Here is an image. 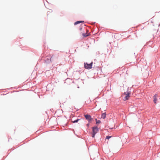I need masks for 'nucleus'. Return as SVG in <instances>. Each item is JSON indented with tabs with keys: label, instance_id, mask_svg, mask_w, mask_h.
<instances>
[{
	"label": "nucleus",
	"instance_id": "nucleus-4",
	"mask_svg": "<svg viewBox=\"0 0 160 160\" xmlns=\"http://www.w3.org/2000/svg\"><path fill=\"white\" fill-rule=\"evenodd\" d=\"M158 95L157 94H155V95L153 96V101L156 104L157 103V97Z\"/></svg>",
	"mask_w": 160,
	"mask_h": 160
},
{
	"label": "nucleus",
	"instance_id": "nucleus-10",
	"mask_svg": "<svg viewBox=\"0 0 160 160\" xmlns=\"http://www.w3.org/2000/svg\"><path fill=\"white\" fill-rule=\"evenodd\" d=\"M79 120V119H77L76 120H75L73 121H72V122L73 123H74L77 122Z\"/></svg>",
	"mask_w": 160,
	"mask_h": 160
},
{
	"label": "nucleus",
	"instance_id": "nucleus-9",
	"mask_svg": "<svg viewBox=\"0 0 160 160\" xmlns=\"http://www.w3.org/2000/svg\"><path fill=\"white\" fill-rule=\"evenodd\" d=\"M82 35L83 36V37H85L88 36V35L87 34V33L85 34L84 33H83L82 34Z\"/></svg>",
	"mask_w": 160,
	"mask_h": 160
},
{
	"label": "nucleus",
	"instance_id": "nucleus-13",
	"mask_svg": "<svg viewBox=\"0 0 160 160\" xmlns=\"http://www.w3.org/2000/svg\"><path fill=\"white\" fill-rule=\"evenodd\" d=\"M82 28H80V30H82Z\"/></svg>",
	"mask_w": 160,
	"mask_h": 160
},
{
	"label": "nucleus",
	"instance_id": "nucleus-1",
	"mask_svg": "<svg viewBox=\"0 0 160 160\" xmlns=\"http://www.w3.org/2000/svg\"><path fill=\"white\" fill-rule=\"evenodd\" d=\"M98 128L97 127H93L92 128V131L93 132L92 134V138L94 137L95 134L98 132Z\"/></svg>",
	"mask_w": 160,
	"mask_h": 160
},
{
	"label": "nucleus",
	"instance_id": "nucleus-14",
	"mask_svg": "<svg viewBox=\"0 0 160 160\" xmlns=\"http://www.w3.org/2000/svg\"><path fill=\"white\" fill-rule=\"evenodd\" d=\"M52 57H51V58H50V60L51 61V58H52Z\"/></svg>",
	"mask_w": 160,
	"mask_h": 160
},
{
	"label": "nucleus",
	"instance_id": "nucleus-5",
	"mask_svg": "<svg viewBox=\"0 0 160 160\" xmlns=\"http://www.w3.org/2000/svg\"><path fill=\"white\" fill-rule=\"evenodd\" d=\"M129 97V93L128 92L127 94H126V96L124 98V100L125 101L128 100Z\"/></svg>",
	"mask_w": 160,
	"mask_h": 160
},
{
	"label": "nucleus",
	"instance_id": "nucleus-7",
	"mask_svg": "<svg viewBox=\"0 0 160 160\" xmlns=\"http://www.w3.org/2000/svg\"><path fill=\"white\" fill-rule=\"evenodd\" d=\"M84 22L83 21H78L76 22H75L74 25H76L79 24V23H82V22Z\"/></svg>",
	"mask_w": 160,
	"mask_h": 160
},
{
	"label": "nucleus",
	"instance_id": "nucleus-2",
	"mask_svg": "<svg viewBox=\"0 0 160 160\" xmlns=\"http://www.w3.org/2000/svg\"><path fill=\"white\" fill-rule=\"evenodd\" d=\"M92 62L90 64H88L87 63H84V68L86 69H90L92 68Z\"/></svg>",
	"mask_w": 160,
	"mask_h": 160
},
{
	"label": "nucleus",
	"instance_id": "nucleus-8",
	"mask_svg": "<svg viewBox=\"0 0 160 160\" xmlns=\"http://www.w3.org/2000/svg\"><path fill=\"white\" fill-rule=\"evenodd\" d=\"M96 121V124H99L101 122V121L100 120H97V119H95Z\"/></svg>",
	"mask_w": 160,
	"mask_h": 160
},
{
	"label": "nucleus",
	"instance_id": "nucleus-11",
	"mask_svg": "<svg viewBox=\"0 0 160 160\" xmlns=\"http://www.w3.org/2000/svg\"><path fill=\"white\" fill-rule=\"evenodd\" d=\"M111 137V136H107V137L106 138V139H108Z\"/></svg>",
	"mask_w": 160,
	"mask_h": 160
},
{
	"label": "nucleus",
	"instance_id": "nucleus-6",
	"mask_svg": "<svg viewBox=\"0 0 160 160\" xmlns=\"http://www.w3.org/2000/svg\"><path fill=\"white\" fill-rule=\"evenodd\" d=\"M106 114L105 112L103 113L102 114L101 118L103 119H105L106 118Z\"/></svg>",
	"mask_w": 160,
	"mask_h": 160
},
{
	"label": "nucleus",
	"instance_id": "nucleus-3",
	"mask_svg": "<svg viewBox=\"0 0 160 160\" xmlns=\"http://www.w3.org/2000/svg\"><path fill=\"white\" fill-rule=\"evenodd\" d=\"M86 119L89 121V122L92 119L91 116L88 114L84 115Z\"/></svg>",
	"mask_w": 160,
	"mask_h": 160
},
{
	"label": "nucleus",
	"instance_id": "nucleus-12",
	"mask_svg": "<svg viewBox=\"0 0 160 160\" xmlns=\"http://www.w3.org/2000/svg\"><path fill=\"white\" fill-rule=\"evenodd\" d=\"M87 126H88V127H89V123H88L87 124Z\"/></svg>",
	"mask_w": 160,
	"mask_h": 160
}]
</instances>
